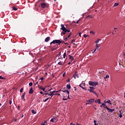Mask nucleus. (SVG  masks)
I'll return each mask as SVG.
<instances>
[{
  "label": "nucleus",
  "instance_id": "obj_27",
  "mask_svg": "<svg viewBox=\"0 0 125 125\" xmlns=\"http://www.w3.org/2000/svg\"><path fill=\"white\" fill-rule=\"evenodd\" d=\"M88 91H90V92H92L93 91V89L90 88L88 89Z\"/></svg>",
  "mask_w": 125,
  "mask_h": 125
},
{
  "label": "nucleus",
  "instance_id": "obj_16",
  "mask_svg": "<svg viewBox=\"0 0 125 125\" xmlns=\"http://www.w3.org/2000/svg\"><path fill=\"white\" fill-rule=\"evenodd\" d=\"M66 88H67V89H71V86L70 85V83L69 84H67L66 85Z\"/></svg>",
  "mask_w": 125,
  "mask_h": 125
},
{
  "label": "nucleus",
  "instance_id": "obj_2",
  "mask_svg": "<svg viewBox=\"0 0 125 125\" xmlns=\"http://www.w3.org/2000/svg\"><path fill=\"white\" fill-rule=\"evenodd\" d=\"M41 5L42 8H48L49 7V4L47 3L42 2Z\"/></svg>",
  "mask_w": 125,
  "mask_h": 125
},
{
  "label": "nucleus",
  "instance_id": "obj_25",
  "mask_svg": "<svg viewBox=\"0 0 125 125\" xmlns=\"http://www.w3.org/2000/svg\"><path fill=\"white\" fill-rule=\"evenodd\" d=\"M90 34H92V35H95V32H94V31H90Z\"/></svg>",
  "mask_w": 125,
  "mask_h": 125
},
{
  "label": "nucleus",
  "instance_id": "obj_57",
  "mask_svg": "<svg viewBox=\"0 0 125 125\" xmlns=\"http://www.w3.org/2000/svg\"><path fill=\"white\" fill-rule=\"evenodd\" d=\"M70 64H71V61H70V62H69L68 63V65H70Z\"/></svg>",
  "mask_w": 125,
  "mask_h": 125
},
{
  "label": "nucleus",
  "instance_id": "obj_22",
  "mask_svg": "<svg viewBox=\"0 0 125 125\" xmlns=\"http://www.w3.org/2000/svg\"><path fill=\"white\" fill-rule=\"evenodd\" d=\"M12 8L13 10H15V11L18 10V9L16 7H13Z\"/></svg>",
  "mask_w": 125,
  "mask_h": 125
},
{
  "label": "nucleus",
  "instance_id": "obj_6",
  "mask_svg": "<svg viewBox=\"0 0 125 125\" xmlns=\"http://www.w3.org/2000/svg\"><path fill=\"white\" fill-rule=\"evenodd\" d=\"M119 118H123V116H125V112L123 110L119 111V113L118 114Z\"/></svg>",
  "mask_w": 125,
  "mask_h": 125
},
{
  "label": "nucleus",
  "instance_id": "obj_48",
  "mask_svg": "<svg viewBox=\"0 0 125 125\" xmlns=\"http://www.w3.org/2000/svg\"><path fill=\"white\" fill-rule=\"evenodd\" d=\"M82 88H83V89H85V90H86V89H85V88L83 87H82Z\"/></svg>",
  "mask_w": 125,
  "mask_h": 125
},
{
  "label": "nucleus",
  "instance_id": "obj_24",
  "mask_svg": "<svg viewBox=\"0 0 125 125\" xmlns=\"http://www.w3.org/2000/svg\"><path fill=\"white\" fill-rule=\"evenodd\" d=\"M62 92H67V93L68 94H69V93H70V92H69V91L68 90L62 91Z\"/></svg>",
  "mask_w": 125,
  "mask_h": 125
},
{
  "label": "nucleus",
  "instance_id": "obj_15",
  "mask_svg": "<svg viewBox=\"0 0 125 125\" xmlns=\"http://www.w3.org/2000/svg\"><path fill=\"white\" fill-rule=\"evenodd\" d=\"M49 40H50V38L49 37H48L45 39V42H48Z\"/></svg>",
  "mask_w": 125,
  "mask_h": 125
},
{
  "label": "nucleus",
  "instance_id": "obj_42",
  "mask_svg": "<svg viewBox=\"0 0 125 125\" xmlns=\"http://www.w3.org/2000/svg\"><path fill=\"white\" fill-rule=\"evenodd\" d=\"M56 95H58V96H60V94H59V93H56Z\"/></svg>",
  "mask_w": 125,
  "mask_h": 125
},
{
  "label": "nucleus",
  "instance_id": "obj_30",
  "mask_svg": "<svg viewBox=\"0 0 125 125\" xmlns=\"http://www.w3.org/2000/svg\"><path fill=\"white\" fill-rule=\"evenodd\" d=\"M119 5V3H115L114 6H118Z\"/></svg>",
  "mask_w": 125,
  "mask_h": 125
},
{
  "label": "nucleus",
  "instance_id": "obj_44",
  "mask_svg": "<svg viewBox=\"0 0 125 125\" xmlns=\"http://www.w3.org/2000/svg\"><path fill=\"white\" fill-rule=\"evenodd\" d=\"M40 80H41V81H42V80H43V77H41V78H40Z\"/></svg>",
  "mask_w": 125,
  "mask_h": 125
},
{
  "label": "nucleus",
  "instance_id": "obj_64",
  "mask_svg": "<svg viewBox=\"0 0 125 125\" xmlns=\"http://www.w3.org/2000/svg\"><path fill=\"white\" fill-rule=\"evenodd\" d=\"M124 97H125V95L124 94Z\"/></svg>",
  "mask_w": 125,
  "mask_h": 125
},
{
  "label": "nucleus",
  "instance_id": "obj_53",
  "mask_svg": "<svg viewBox=\"0 0 125 125\" xmlns=\"http://www.w3.org/2000/svg\"><path fill=\"white\" fill-rule=\"evenodd\" d=\"M79 86H80V87H83V86H82V84H80L79 85Z\"/></svg>",
  "mask_w": 125,
  "mask_h": 125
},
{
  "label": "nucleus",
  "instance_id": "obj_20",
  "mask_svg": "<svg viewBox=\"0 0 125 125\" xmlns=\"http://www.w3.org/2000/svg\"><path fill=\"white\" fill-rule=\"evenodd\" d=\"M109 78V75L105 76V77H104L105 81H107Z\"/></svg>",
  "mask_w": 125,
  "mask_h": 125
},
{
  "label": "nucleus",
  "instance_id": "obj_29",
  "mask_svg": "<svg viewBox=\"0 0 125 125\" xmlns=\"http://www.w3.org/2000/svg\"><path fill=\"white\" fill-rule=\"evenodd\" d=\"M29 86H32L33 85V83L32 82L29 83Z\"/></svg>",
  "mask_w": 125,
  "mask_h": 125
},
{
  "label": "nucleus",
  "instance_id": "obj_17",
  "mask_svg": "<svg viewBox=\"0 0 125 125\" xmlns=\"http://www.w3.org/2000/svg\"><path fill=\"white\" fill-rule=\"evenodd\" d=\"M69 59H70V60H71L70 61H71V62H72V61H73L74 60V58H73V56L69 55Z\"/></svg>",
  "mask_w": 125,
  "mask_h": 125
},
{
  "label": "nucleus",
  "instance_id": "obj_51",
  "mask_svg": "<svg viewBox=\"0 0 125 125\" xmlns=\"http://www.w3.org/2000/svg\"><path fill=\"white\" fill-rule=\"evenodd\" d=\"M73 42H75V40L72 41V43H73Z\"/></svg>",
  "mask_w": 125,
  "mask_h": 125
},
{
  "label": "nucleus",
  "instance_id": "obj_47",
  "mask_svg": "<svg viewBox=\"0 0 125 125\" xmlns=\"http://www.w3.org/2000/svg\"><path fill=\"white\" fill-rule=\"evenodd\" d=\"M16 121H17V119L16 118H15L14 119V122H16Z\"/></svg>",
  "mask_w": 125,
  "mask_h": 125
},
{
  "label": "nucleus",
  "instance_id": "obj_59",
  "mask_svg": "<svg viewBox=\"0 0 125 125\" xmlns=\"http://www.w3.org/2000/svg\"><path fill=\"white\" fill-rule=\"evenodd\" d=\"M79 37H82V36L81 35V33H79Z\"/></svg>",
  "mask_w": 125,
  "mask_h": 125
},
{
  "label": "nucleus",
  "instance_id": "obj_58",
  "mask_svg": "<svg viewBox=\"0 0 125 125\" xmlns=\"http://www.w3.org/2000/svg\"><path fill=\"white\" fill-rule=\"evenodd\" d=\"M67 98H68L69 99H70L69 96V94H68V97Z\"/></svg>",
  "mask_w": 125,
  "mask_h": 125
},
{
  "label": "nucleus",
  "instance_id": "obj_4",
  "mask_svg": "<svg viewBox=\"0 0 125 125\" xmlns=\"http://www.w3.org/2000/svg\"><path fill=\"white\" fill-rule=\"evenodd\" d=\"M104 108H105V109H106L107 111H108V113H113V112L115 111V108L113 109H110L109 108V107H108V106H104Z\"/></svg>",
  "mask_w": 125,
  "mask_h": 125
},
{
  "label": "nucleus",
  "instance_id": "obj_33",
  "mask_svg": "<svg viewBox=\"0 0 125 125\" xmlns=\"http://www.w3.org/2000/svg\"><path fill=\"white\" fill-rule=\"evenodd\" d=\"M0 79L1 80H4V78L2 77V76H0Z\"/></svg>",
  "mask_w": 125,
  "mask_h": 125
},
{
  "label": "nucleus",
  "instance_id": "obj_46",
  "mask_svg": "<svg viewBox=\"0 0 125 125\" xmlns=\"http://www.w3.org/2000/svg\"><path fill=\"white\" fill-rule=\"evenodd\" d=\"M92 92V93H95V94L96 93V92L93 90V91Z\"/></svg>",
  "mask_w": 125,
  "mask_h": 125
},
{
  "label": "nucleus",
  "instance_id": "obj_32",
  "mask_svg": "<svg viewBox=\"0 0 125 125\" xmlns=\"http://www.w3.org/2000/svg\"><path fill=\"white\" fill-rule=\"evenodd\" d=\"M63 57V58H65L66 57V53H64Z\"/></svg>",
  "mask_w": 125,
  "mask_h": 125
},
{
  "label": "nucleus",
  "instance_id": "obj_52",
  "mask_svg": "<svg viewBox=\"0 0 125 125\" xmlns=\"http://www.w3.org/2000/svg\"><path fill=\"white\" fill-rule=\"evenodd\" d=\"M51 90H52V88H51L48 90V91H51Z\"/></svg>",
  "mask_w": 125,
  "mask_h": 125
},
{
  "label": "nucleus",
  "instance_id": "obj_62",
  "mask_svg": "<svg viewBox=\"0 0 125 125\" xmlns=\"http://www.w3.org/2000/svg\"><path fill=\"white\" fill-rule=\"evenodd\" d=\"M23 117H24V115H22V116H21V118H23Z\"/></svg>",
  "mask_w": 125,
  "mask_h": 125
},
{
  "label": "nucleus",
  "instance_id": "obj_61",
  "mask_svg": "<svg viewBox=\"0 0 125 125\" xmlns=\"http://www.w3.org/2000/svg\"><path fill=\"white\" fill-rule=\"evenodd\" d=\"M60 55H61V52H60L59 56H60Z\"/></svg>",
  "mask_w": 125,
  "mask_h": 125
},
{
  "label": "nucleus",
  "instance_id": "obj_12",
  "mask_svg": "<svg viewBox=\"0 0 125 125\" xmlns=\"http://www.w3.org/2000/svg\"><path fill=\"white\" fill-rule=\"evenodd\" d=\"M33 92H34V91L33 90V87H31L29 90V94H33Z\"/></svg>",
  "mask_w": 125,
  "mask_h": 125
},
{
  "label": "nucleus",
  "instance_id": "obj_7",
  "mask_svg": "<svg viewBox=\"0 0 125 125\" xmlns=\"http://www.w3.org/2000/svg\"><path fill=\"white\" fill-rule=\"evenodd\" d=\"M86 102H87V103H86V104L87 105V104H88L89 105L93 103V102H94V99H90L89 100H87Z\"/></svg>",
  "mask_w": 125,
  "mask_h": 125
},
{
  "label": "nucleus",
  "instance_id": "obj_50",
  "mask_svg": "<svg viewBox=\"0 0 125 125\" xmlns=\"http://www.w3.org/2000/svg\"><path fill=\"white\" fill-rule=\"evenodd\" d=\"M44 94H45V95H48L49 94H48V93H46Z\"/></svg>",
  "mask_w": 125,
  "mask_h": 125
},
{
  "label": "nucleus",
  "instance_id": "obj_28",
  "mask_svg": "<svg viewBox=\"0 0 125 125\" xmlns=\"http://www.w3.org/2000/svg\"><path fill=\"white\" fill-rule=\"evenodd\" d=\"M96 120H94V125H98V124H96Z\"/></svg>",
  "mask_w": 125,
  "mask_h": 125
},
{
  "label": "nucleus",
  "instance_id": "obj_34",
  "mask_svg": "<svg viewBox=\"0 0 125 125\" xmlns=\"http://www.w3.org/2000/svg\"><path fill=\"white\" fill-rule=\"evenodd\" d=\"M20 92H23V88H21L20 89Z\"/></svg>",
  "mask_w": 125,
  "mask_h": 125
},
{
  "label": "nucleus",
  "instance_id": "obj_21",
  "mask_svg": "<svg viewBox=\"0 0 125 125\" xmlns=\"http://www.w3.org/2000/svg\"><path fill=\"white\" fill-rule=\"evenodd\" d=\"M47 87V86H46L45 87L43 88V87H41V89H42V91H44L45 92H46V91H45V88Z\"/></svg>",
  "mask_w": 125,
  "mask_h": 125
},
{
  "label": "nucleus",
  "instance_id": "obj_39",
  "mask_svg": "<svg viewBox=\"0 0 125 125\" xmlns=\"http://www.w3.org/2000/svg\"><path fill=\"white\" fill-rule=\"evenodd\" d=\"M9 104H10V105H11V104H12V101H9Z\"/></svg>",
  "mask_w": 125,
  "mask_h": 125
},
{
  "label": "nucleus",
  "instance_id": "obj_36",
  "mask_svg": "<svg viewBox=\"0 0 125 125\" xmlns=\"http://www.w3.org/2000/svg\"><path fill=\"white\" fill-rule=\"evenodd\" d=\"M62 100H63V101H67V99H66V98H63L62 99Z\"/></svg>",
  "mask_w": 125,
  "mask_h": 125
},
{
  "label": "nucleus",
  "instance_id": "obj_19",
  "mask_svg": "<svg viewBox=\"0 0 125 125\" xmlns=\"http://www.w3.org/2000/svg\"><path fill=\"white\" fill-rule=\"evenodd\" d=\"M101 100L100 99H98V100L95 101V102L96 103H98L99 104H100Z\"/></svg>",
  "mask_w": 125,
  "mask_h": 125
},
{
  "label": "nucleus",
  "instance_id": "obj_43",
  "mask_svg": "<svg viewBox=\"0 0 125 125\" xmlns=\"http://www.w3.org/2000/svg\"><path fill=\"white\" fill-rule=\"evenodd\" d=\"M83 37H84V38H86V37H87V35L84 34V35H83Z\"/></svg>",
  "mask_w": 125,
  "mask_h": 125
},
{
  "label": "nucleus",
  "instance_id": "obj_38",
  "mask_svg": "<svg viewBox=\"0 0 125 125\" xmlns=\"http://www.w3.org/2000/svg\"><path fill=\"white\" fill-rule=\"evenodd\" d=\"M48 98L46 99L44 101V102H46V101H47V100H48Z\"/></svg>",
  "mask_w": 125,
  "mask_h": 125
},
{
  "label": "nucleus",
  "instance_id": "obj_41",
  "mask_svg": "<svg viewBox=\"0 0 125 125\" xmlns=\"http://www.w3.org/2000/svg\"><path fill=\"white\" fill-rule=\"evenodd\" d=\"M66 73H63V74H62V77H65V75Z\"/></svg>",
  "mask_w": 125,
  "mask_h": 125
},
{
  "label": "nucleus",
  "instance_id": "obj_3",
  "mask_svg": "<svg viewBox=\"0 0 125 125\" xmlns=\"http://www.w3.org/2000/svg\"><path fill=\"white\" fill-rule=\"evenodd\" d=\"M52 43H57L59 44V45H60V44L61 43V41H60V40H55L50 42V44H52Z\"/></svg>",
  "mask_w": 125,
  "mask_h": 125
},
{
  "label": "nucleus",
  "instance_id": "obj_10",
  "mask_svg": "<svg viewBox=\"0 0 125 125\" xmlns=\"http://www.w3.org/2000/svg\"><path fill=\"white\" fill-rule=\"evenodd\" d=\"M71 36H72V33L70 32L69 34L65 37V38L63 39L64 41H67V40H68V39H69Z\"/></svg>",
  "mask_w": 125,
  "mask_h": 125
},
{
  "label": "nucleus",
  "instance_id": "obj_11",
  "mask_svg": "<svg viewBox=\"0 0 125 125\" xmlns=\"http://www.w3.org/2000/svg\"><path fill=\"white\" fill-rule=\"evenodd\" d=\"M25 95H26V92H24L21 96L22 100H25Z\"/></svg>",
  "mask_w": 125,
  "mask_h": 125
},
{
  "label": "nucleus",
  "instance_id": "obj_56",
  "mask_svg": "<svg viewBox=\"0 0 125 125\" xmlns=\"http://www.w3.org/2000/svg\"><path fill=\"white\" fill-rule=\"evenodd\" d=\"M41 125H45V124H44V123H42L41 124Z\"/></svg>",
  "mask_w": 125,
  "mask_h": 125
},
{
  "label": "nucleus",
  "instance_id": "obj_49",
  "mask_svg": "<svg viewBox=\"0 0 125 125\" xmlns=\"http://www.w3.org/2000/svg\"><path fill=\"white\" fill-rule=\"evenodd\" d=\"M40 94H43V92H42V91L40 92Z\"/></svg>",
  "mask_w": 125,
  "mask_h": 125
},
{
  "label": "nucleus",
  "instance_id": "obj_23",
  "mask_svg": "<svg viewBox=\"0 0 125 125\" xmlns=\"http://www.w3.org/2000/svg\"><path fill=\"white\" fill-rule=\"evenodd\" d=\"M31 112L32 113V114H37V112L36 111H35V110L32 109L31 110Z\"/></svg>",
  "mask_w": 125,
  "mask_h": 125
},
{
  "label": "nucleus",
  "instance_id": "obj_63",
  "mask_svg": "<svg viewBox=\"0 0 125 125\" xmlns=\"http://www.w3.org/2000/svg\"><path fill=\"white\" fill-rule=\"evenodd\" d=\"M124 56H125V57H124V58L125 59V55H124Z\"/></svg>",
  "mask_w": 125,
  "mask_h": 125
},
{
  "label": "nucleus",
  "instance_id": "obj_9",
  "mask_svg": "<svg viewBox=\"0 0 125 125\" xmlns=\"http://www.w3.org/2000/svg\"><path fill=\"white\" fill-rule=\"evenodd\" d=\"M96 48L94 50L93 53H94V52H97V51L100 49V46H98V44H96Z\"/></svg>",
  "mask_w": 125,
  "mask_h": 125
},
{
  "label": "nucleus",
  "instance_id": "obj_18",
  "mask_svg": "<svg viewBox=\"0 0 125 125\" xmlns=\"http://www.w3.org/2000/svg\"><path fill=\"white\" fill-rule=\"evenodd\" d=\"M105 103L109 104V105L111 106L112 103H111V101L110 100H107L105 102Z\"/></svg>",
  "mask_w": 125,
  "mask_h": 125
},
{
  "label": "nucleus",
  "instance_id": "obj_55",
  "mask_svg": "<svg viewBox=\"0 0 125 125\" xmlns=\"http://www.w3.org/2000/svg\"><path fill=\"white\" fill-rule=\"evenodd\" d=\"M38 83H39V82H36V83H35V84L37 85V84H38Z\"/></svg>",
  "mask_w": 125,
  "mask_h": 125
},
{
  "label": "nucleus",
  "instance_id": "obj_13",
  "mask_svg": "<svg viewBox=\"0 0 125 125\" xmlns=\"http://www.w3.org/2000/svg\"><path fill=\"white\" fill-rule=\"evenodd\" d=\"M50 122H51L52 123H56V122H57V120H56V119L55 118H52L51 119Z\"/></svg>",
  "mask_w": 125,
  "mask_h": 125
},
{
  "label": "nucleus",
  "instance_id": "obj_60",
  "mask_svg": "<svg viewBox=\"0 0 125 125\" xmlns=\"http://www.w3.org/2000/svg\"><path fill=\"white\" fill-rule=\"evenodd\" d=\"M70 125H75V124L70 123Z\"/></svg>",
  "mask_w": 125,
  "mask_h": 125
},
{
  "label": "nucleus",
  "instance_id": "obj_40",
  "mask_svg": "<svg viewBox=\"0 0 125 125\" xmlns=\"http://www.w3.org/2000/svg\"><path fill=\"white\" fill-rule=\"evenodd\" d=\"M79 21H80V20H78L77 21V22H75V23H76V24H78V23H79Z\"/></svg>",
  "mask_w": 125,
  "mask_h": 125
},
{
  "label": "nucleus",
  "instance_id": "obj_54",
  "mask_svg": "<svg viewBox=\"0 0 125 125\" xmlns=\"http://www.w3.org/2000/svg\"><path fill=\"white\" fill-rule=\"evenodd\" d=\"M67 82L68 83H70V79H68Z\"/></svg>",
  "mask_w": 125,
  "mask_h": 125
},
{
  "label": "nucleus",
  "instance_id": "obj_37",
  "mask_svg": "<svg viewBox=\"0 0 125 125\" xmlns=\"http://www.w3.org/2000/svg\"><path fill=\"white\" fill-rule=\"evenodd\" d=\"M99 41H100V39H99L97 42H96V43L97 44L98 42H99Z\"/></svg>",
  "mask_w": 125,
  "mask_h": 125
},
{
  "label": "nucleus",
  "instance_id": "obj_26",
  "mask_svg": "<svg viewBox=\"0 0 125 125\" xmlns=\"http://www.w3.org/2000/svg\"><path fill=\"white\" fill-rule=\"evenodd\" d=\"M58 65H63V62H58Z\"/></svg>",
  "mask_w": 125,
  "mask_h": 125
},
{
  "label": "nucleus",
  "instance_id": "obj_35",
  "mask_svg": "<svg viewBox=\"0 0 125 125\" xmlns=\"http://www.w3.org/2000/svg\"><path fill=\"white\" fill-rule=\"evenodd\" d=\"M102 106H104V107H106V106L105 105V104H102V105H101V107H102Z\"/></svg>",
  "mask_w": 125,
  "mask_h": 125
},
{
  "label": "nucleus",
  "instance_id": "obj_45",
  "mask_svg": "<svg viewBox=\"0 0 125 125\" xmlns=\"http://www.w3.org/2000/svg\"><path fill=\"white\" fill-rule=\"evenodd\" d=\"M61 43H64V41H61Z\"/></svg>",
  "mask_w": 125,
  "mask_h": 125
},
{
  "label": "nucleus",
  "instance_id": "obj_1",
  "mask_svg": "<svg viewBox=\"0 0 125 125\" xmlns=\"http://www.w3.org/2000/svg\"><path fill=\"white\" fill-rule=\"evenodd\" d=\"M61 30H62V35H65L66 33H67V32L68 33H70L71 32V30H70V29L68 30L67 29V28H66V27H65V25L64 24H61Z\"/></svg>",
  "mask_w": 125,
  "mask_h": 125
},
{
  "label": "nucleus",
  "instance_id": "obj_5",
  "mask_svg": "<svg viewBox=\"0 0 125 125\" xmlns=\"http://www.w3.org/2000/svg\"><path fill=\"white\" fill-rule=\"evenodd\" d=\"M89 84L90 85H92V86H96V85H98V83L95 82H92V81H90L89 82Z\"/></svg>",
  "mask_w": 125,
  "mask_h": 125
},
{
  "label": "nucleus",
  "instance_id": "obj_8",
  "mask_svg": "<svg viewBox=\"0 0 125 125\" xmlns=\"http://www.w3.org/2000/svg\"><path fill=\"white\" fill-rule=\"evenodd\" d=\"M59 91H53L52 92H50V94L48 95V96H53V95H56V94H53V93H57V92H59Z\"/></svg>",
  "mask_w": 125,
  "mask_h": 125
},
{
  "label": "nucleus",
  "instance_id": "obj_14",
  "mask_svg": "<svg viewBox=\"0 0 125 125\" xmlns=\"http://www.w3.org/2000/svg\"><path fill=\"white\" fill-rule=\"evenodd\" d=\"M73 78H74V79H77V78H79V75L78 74H75L73 75Z\"/></svg>",
  "mask_w": 125,
  "mask_h": 125
},
{
  "label": "nucleus",
  "instance_id": "obj_31",
  "mask_svg": "<svg viewBox=\"0 0 125 125\" xmlns=\"http://www.w3.org/2000/svg\"><path fill=\"white\" fill-rule=\"evenodd\" d=\"M89 88H91V89H93V90L94 89H95V88H94V87H93V86L89 87Z\"/></svg>",
  "mask_w": 125,
  "mask_h": 125
}]
</instances>
